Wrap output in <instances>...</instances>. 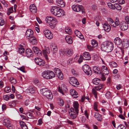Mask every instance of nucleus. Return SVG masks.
Listing matches in <instances>:
<instances>
[{
  "instance_id": "nucleus-1",
  "label": "nucleus",
  "mask_w": 129,
  "mask_h": 129,
  "mask_svg": "<svg viewBox=\"0 0 129 129\" xmlns=\"http://www.w3.org/2000/svg\"><path fill=\"white\" fill-rule=\"evenodd\" d=\"M79 105L77 102H75L73 104L74 108H71L69 111V114L70 115V117L72 119H74L76 118L77 114L78 113Z\"/></svg>"
},
{
  "instance_id": "nucleus-2",
  "label": "nucleus",
  "mask_w": 129,
  "mask_h": 129,
  "mask_svg": "<svg viewBox=\"0 0 129 129\" xmlns=\"http://www.w3.org/2000/svg\"><path fill=\"white\" fill-rule=\"evenodd\" d=\"M114 47L113 43L110 41L105 42L101 45V49L102 50L107 52H111Z\"/></svg>"
},
{
  "instance_id": "nucleus-3",
  "label": "nucleus",
  "mask_w": 129,
  "mask_h": 129,
  "mask_svg": "<svg viewBox=\"0 0 129 129\" xmlns=\"http://www.w3.org/2000/svg\"><path fill=\"white\" fill-rule=\"evenodd\" d=\"M41 93L43 95L46 96L48 99H52L53 98V95L50 90H48L47 88L42 89L40 90Z\"/></svg>"
},
{
  "instance_id": "nucleus-4",
  "label": "nucleus",
  "mask_w": 129,
  "mask_h": 129,
  "mask_svg": "<svg viewBox=\"0 0 129 129\" xmlns=\"http://www.w3.org/2000/svg\"><path fill=\"white\" fill-rule=\"evenodd\" d=\"M107 20L110 24L114 27H116V26H118L120 24L119 19L117 17L116 18L115 21H114L113 20L110 18H108Z\"/></svg>"
},
{
  "instance_id": "nucleus-5",
  "label": "nucleus",
  "mask_w": 129,
  "mask_h": 129,
  "mask_svg": "<svg viewBox=\"0 0 129 129\" xmlns=\"http://www.w3.org/2000/svg\"><path fill=\"white\" fill-rule=\"evenodd\" d=\"M82 68L84 72L87 75H91L92 74V71L88 65L84 64Z\"/></svg>"
},
{
  "instance_id": "nucleus-6",
  "label": "nucleus",
  "mask_w": 129,
  "mask_h": 129,
  "mask_svg": "<svg viewBox=\"0 0 129 129\" xmlns=\"http://www.w3.org/2000/svg\"><path fill=\"white\" fill-rule=\"evenodd\" d=\"M72 8L73 10L75 12H79L81 11L82 13H84L83 8L81 6H77L74 5L72 6Z\"/></svg>"
},
{
  "instance_id": "nucleus-7",
  "label": "nucleus",
  "mask_w": 129,
  "mask_h": 129,
  "mask_svg": "<svg viewBox=\"0 0 129 129\" xmlns=\"http://www.w3.org/2000/svg\"><path fill=\"white\" fill-rule=\"evenodd\" d=\"M45 37L48 39H51L53 37V35L51 31L48 29L45 30L43 32Z\"/></svg>"
},
{
  "instance_id": "nucleus-8",
  "label": "nucleus",
  "mask_w": 129,
  "mask_h": 129,
  "mask_svg": "<svg viewBox=\"0 0 129 129\" xmlns=\"http://www.w3.org/2000/svg\"><path fill=\"white\" fill-rule=\"evenodd\" d=\"M122 47L124 49H127L129 47V40L127 39H124L122 41Z\"/></svg>"
},
{
  "instance_id": "nucleus-9",
  "label": "nucleus",
  "mask_w": 129,
  "mask_h": 129,
  "mask_svg": "<svg viewBox=\"0 0 129 129\" xmlns=\"http://www.w3.org/2000/svg\"><path fill=\"white\" fill-rule=\"evenodd\" d=\"M69 82L74 86H76L79 85V83L75 77H72L70 79Z\"/></svg>"
},
{
  "instance_id": "nucleus-10",
  "label": "nucleus",
  "mask_w": 129,
  "mask_h": 129,
  "mask_svg": "<svg viewBox=\"0 0 129 129\" xmlns=\"http://www.w3.org/2000/svg\"><path fill=\"white\" fill-rule=\"evenodd\" d=\"M33 32L30 29H28L26 31L25 36L27 39H29L34 36Z\"/></svg>"
},
{
  "instance_id": "nucleus-11",
  "label": "nucleus",
  "mask_w": 129,
  "mask_h": 129,
  "mask_svg": "<svg viewBox=\"0 0 129 129\" xmlns=\"http://www.w3.org/2000/svg\"><path fill=\"white\" fill-rule=\"evenodd\" d=\"M45 21L48 23H54L56 21V19L52 17L48 16L46 17Z\"/></svg>"
},
{
  "instance_id": "nucleus-12",
  "label": "nucleus",
  "mask_w": 129,
  "mask_h": 129,
  "mask_svg": "<svg viewBox=\"0 0 129 129\" xmlns=\"http://www.w3.org/2000/svg\"><path fill=\"white\" fill-rule=\"evenodd\" d=\"M43 53L46 59L48 60V59L47 54H49L50 53L49 48L45 46V50H43Z\"/></svg>"
},
{
  "instance_id": "nucleus-13",
  "label": "nucleus",
  "mask_w": 129,
  "mask_h": 129,
  "mask_svg": "<svg viewBox=\"0 0 129 129\" xmlns=\"http://www.w3.org/2000/svg\"><path fill=\"white\" fill-rule=\"evenodd\" d=\"M120 28L122 31H125L127 30L128 28L127 24L125 22H123L120 24Z\"/></svg>"
},
{
  "instance_id": "nucleus-14",
  "label": "nucleus",
  "mask_w": 129,
  "mask_h": 129,
  "mask_svg": "<svg viewBox=\"0 0 129 129\" xmlns=\"http://www.w3.org/2000/svg\"><path fill=\"white\" fill-rule=\"evenodd\" d=\"M58 90L60 93H61L63 95H65V93H67L68 91V89L65 86H63L61 88L60 87H59Z\"/></svg>"
},
{
  "instance_id": "nucleus-15",
  "label": "nucleus",
  "mask_w": 129,
  "mask_h": 129,
  "mask_svg": "<svg viewBox=\"0 0 129 129\" xmlns=\"http://www.w3.org/2000/svg\"><path fill=\"white\" fill-rule=\"evenodd\" d=\"M64 15V11L59 8L54 15L58 17H60L63 16Z\"/></svg>"
},
{
  "instance_id": "nucleus-16",
  "label": "nucleus",
  "mask_w": 129,
  "mask_h": 129,
  "mask_svg": "<svg viewBox=\"0 0 129 129\" xmlns=\"http://www.w3.org/2000/svg\"><path fill=\"white\" fill-rule=\"evenodd\" d=\"M101 71L103 72V74L105 75H108L109 73L108 70L105 66H103L102 67Z\"/></svg>"
},
{
  "instance_id": "nucleus-17",
  "label": "nucleus",
  "mask_w": 129,
  "mask_h": 129,
  "mask_svg": "<svg viewBox=\"0 0 129 129\" xmlns=\"http://www.w3.org/2000/svg\"><path fill=\"white\" fill-rule=\"evenodd\" d=\"M103 28L105 31L108 32L111 29V27L110 25L108 23H105L103 25Z\"/></svg>"
},
{
  "instance_id": "nucleus-18",
  "label": "nucleus",
  "mask_w": 129,
  "mask_h": 129,
  "mask_svg": "<svg viewBox=\"0 0 129 129\" xmlns=\"http://www.w3.org/2000/svg\"><path fill=\"white\" fill-rule=\"evenodd\" d=\"M56 4L60 7H63L64 6V3L63 0H56Z\"/></svg>"
},
{
  "instance_id": "nucleus-19",
  "label": "nucleus",
  "mask_w": 129,
  "mask_h": 129,
  "mask_svg": "<svg viewBox=\"0 0 129 129\" xmlns=\"http://www.w3.org/2000/svg\"><path fill=\"white\" fill-rule=\"evenodd\" d=\"M3 124L7 127L8 129H14V127L11 124L8 123L7 121H3Z\"/></svg>"
},
{
  "instance_id": "nucleus-20",
  "label": "nucleus",
  "mask_w": 129,
  "mask_h": 129,
  "mask_svg": "<svg viewBox=\"0 0 129 129\" xmlns=\"http://www.w3.org/2000/svg\"><path fill=\"white\" fill-rule=\"evenodd\" d=\"M59 9V8L57 6H53L52 7L51 11L52 14L55 15Z\"/></svg>"
},
{
  "instance_id": "nucleus-21",
  "label": "nucleus",
  "mask_w": 129,
  "mask_h": 129,
  "mask_svg": "<svg viewBox=\"0 0 129 129\" xmlns=\"http://www.w3.org/2000/svg\"><path fill=\"white\" fill-rule=\"evenodd\" d=\"M29 10L31 12L33 13H36L37 9L36 6L34 4L30 5L29 7Z\"/></svg>"
},
{
  "instance_id": "nucleus-22",
  "label": "nucleus",
  "mask_w": 129,
  "mask_h": 129,
  "mask_svg": "<svg viewBox=\"0 0 129 129\" xmlns=\"http://www.w3.org/2000/svg\"><path fill=\"white\" fill-rule=\"evenodd\" d=\"M50 48L54 53H56L58 49L56 45L54 43H52L50 46Z\"/></svg>"
},
{
  "instance_id": "nucleus-23",
  "label": "nucleus",
  "mask_w": 129,
  "mask_h": 129,
  "mask_svg": "<svg viewBox=\"0 0 129 129\" xmlns=\"http://www.w3.org/2000/svg\"><path fill=\"white\" fill-rule=\"evenodd\" d=\"M26 56L28 57H32L33 56V52L31 50L29 49H27L26 50L25 52Z\"/></svg>"
},
{
  "instance_id": "nucleus-24",
  "label": "nucleus",
  "mask_w": 129,
  "mask_h": 129,
  "mask_svg": "<svg viewBox=\"0 0 129 129\" xmlns=\"http://www.w3.org/2000/svg\"><path fill=\"white\" fill-rule=\"evenodd\" d=\"M49 70L45 71H43L42 74V77L46 79H49Z\"/></svg>"
},
{
  "instance_id": "nucleus-25",
  "label": "nucleus",
  "mask_w": 129,
  "mask_h": 129,
  "mask_svg": "<svg viewBox=\"0 0 129 129\" xmlns=\"http://www.w3.org/2000/svg\"><path fill=\"white\" fill-rule=\"evenodd\" d=\"M70 93L73 97L76 98L78 96V94L76 91L74 89H71L70 90Z\"/></svg>"
},
{
  "instance_id": "nucleus-26",
  "label": "nucleus",
  "mask_w": 129,
  "mask_h": 129,
  "mask_svg": "<svg viewBox=\"0 0 129 129\" xmlns=\"http://www.w3.org/2000/svg\"><path fill=\"white\" fill-rule=\"evenodd\" d=\"M33 49L34 51V52L35 54L37 55H39L41 54V51L37 47H34L33 48Z\"/></svg>"
},
{
  "instance_id": "nucleus-27",
  "label": "nucleus",
  "mask_w": 129,
  "mask_h": 129,
  "mask_svg": "<svg viewBox=\"0 0 129 129\" xmlns=\"http://www.w3.org/2000/svg\"><path fill=\"white\" fill-rule=\"evenodd\" d=\"M93 70L95 73L98 74H100L101 73L100 68L98 67H94L93 68Z\"/></svg>"
},
{
  "instance_id": "nucleus-28",
  "label": "nucleus",
  "mask_w": 129,
  "mask_h": 129,
  "mask_svg": "<svg viewBox=\"0 0 129 129\" xmlns=\"http://www.w3.org/2000/svg\"><path fill=\"white\" fill-rule=\"evenodd\" d=\"M66 41L69 44L72 43V38L69 36H67L65 38Z\"/></svg>"
},
{
  "instance_id": "nucleus-29",
  "label": "nucleus",
  "mask_w": 129,
  "mask_h": 129,
  "mask_svg": "<svg viewBox=\"0 0 129 129\" xmlns=\"http://www.w3.org/2000/svg\"><path fill=\"white\" fill-rule=\"evenodd\" d=\"M30 43L33 44H36L37 43V41L35 37L33 36L32 38L29 39Z\"/></svg>"
},
{
  "instance_id": "nucleus-30",
  "label": "nucleus",
  "mask_w": 129,
  "mask_h": 129,
  "mask_svg": "<svg viewBox=\"0 0 129 129\" xmlns=\"http://www.w3.org/2000/svg\"><path fill=\"white\" fill-rule=\"evenodd\" d=\"M114 43L117 45H119L122 43L121 39L118 37L114 39Z\"/></svg>"
},
{
  "instance_id": "nucleus-31",
  "label": "nucleus",
  "mask_w": 129,
  "mask_h": 129,
  "mask_svg": "<svg viewBox=\"0 0 129 129\" xmlns=\"http://www.w3.org/2000/svg\"><path fill=\"white\" fill-rule=\"evenodd\" d=\"M83 58L85 60H89L90 59V56L88 52H85L84 53Z\"/></svg>"
},
{
  "instance_id": "nucleus-32",
  "label": "nucleus",
  "mask_w": 129,
  "mask_h": 129,
  "mask_svg": "<svg viewBox=\"0 0 129 129\" xmlns=\"http://www.w3.org/2000/svg\"><path fill=\"white\" fill-rule=\"evenodd\" d=\"M59 52L60 55L61 56H62L65 54L66 55L67 54V50L64 49L60 50Z\"/></svg>"
},
{
  "instance_id": "nucleus-33",
  "label": "nucleus",
  "mask_w": 129,
  "mask_h": 129,
  "mask_svg": "<svg viewBox=\"0 0 129 129\" xmlns=\"http://www.w3.org/2000/svg\"><path fill=\"white\" fill-rule=\"evenodd\" d=\"M65 31L67 34L69 35H71L72 32L71 28L69 27H67L65 29Z\"/></svg>"
},
{
  "instance_id": "nucleus-34",
  "label": "nucleus",
  "mask_w": 129,
  "mask_h": 129,
  "mask_svg": "<svg viewBox=\"0 0 129 129\" xmlns=\"http://www.w3.org/2000/svg\"><path fill=\"white\" fill-rule=\"evenodd\" d=\"M22 129H28L27 126L24 121H19Z\"/></svg>"
},
{
  "instance_id": "nucleus-35",
  "label": "nucleus",
  "mask_w": 129,
  "mask_h": 129,
  "mask_svg": "<svg viewBox=\"0 0 129 129\" xmlns=\"http://www.w3.org/2000/svg\"><path fill=\"white\" fill-rule=\"evenodd\" d=\"M49 79H51L55 76V75L52 71H51L49 70Z\"/></svg>"
},
{
  "instance_id": "nucleus-36",
  "label": "nucleus",
  "mask_w": 129,
  "mask_h": 129,
  "mask_svg": "<svg viewBox=\"0 0 129 129\" xmlns=\"http://www.w3.org/2000/svg\"><path fill=\"white\" fill-rule=\"evenodd\" d=\"M100 81V80L99 79L95 78L93 80L92 83L94 84L98 85L99 84Z\"/></svg>"
},
{
  "instance_id": "nucleus-37",
  "label": "nucleus",
  "mask_w": 129,
  "mask_h": 129,
  "mask_svg": "<svg viewBox=\"0 0 129 129\" xmlns=\"http://www.w3.org/2000/svg\"><path fill=\"white\" fill-rule=\"evenodd\" d=\"M24 49L23 48V46H20V47L19 48L18 50V51L20 54L24 53Z\"/></svg>"
},
{
  "instance_id": "nucleus-38",
  "label": "nucleus",
  "mask_w": 129,
  "mask_h": 129,
  "mask_svg": "<svg viewBox=\"0 0 129 129\" xmlns=\"http://www.w3.org/2000/svg\"><path fill=\"white\" fill-rule=\"evenodd\" d=\"M91 44L93 48L96 47L98 46V43L95 40H93L91 41Z\"/></svg>"
},
{
  "instance_id": "nucleus-39",
  "label": "nucleus",
  "mask_w": 129,
  "mask_h": 129,
  "mask_svg": "<svg viewBox=\"0 0 129 129\" xmlns=\"http://www.w3.org/2000/svg\"><path fill=\"white\" fill-rule=\"evenodd\" d=\"M67 54L66 55L67 56H71L73 54V51L72 49H70L68 50H67Z\"/></svg>"
},
{
  "instance_id": "nucleus-40",
  "label": "nucleus",
  "mask_w": 129,
  "mask_h": 129,
  "mask_svg": "<svg viewBox=\"0 0 129 129\" xmlns=\"http://www.w3.org/2000/svg\"><path fill=\"white\" fill-rule=\"evenodd\" d=\"M115 9L116 8L117 10H120L121 9V6L119 5L118 4L116 3L114 4Z\"/></svg>"
},
{
  "instance_id": "nucleus-41",
  "label": "nucleus",
  "mask_w": 129,
  "mask_h": 129,
  "mask_svg": "<svg viewBox=\"0 0 129 129\" xmlns=\"http://www.w3.org/2000/svg\"><path fill=\"white\" fill-rule=\"evenodd\" d=\"M54 72L56 73V75L61 72V70L57 68H55Z\"/></svg>"
},
{
  "instance_id": "nucleus-42",
  "label": "nucleus",
  "mask_w": 129,
  "mask_h": 129,
  "mask_svg": "<svg viewBox=\"0 0 129 129\" xmlns=\"http://www.w3.org/2000/svg\"><path fill=\"white\" fill-rule=\"evenodd\" d=\"M103 85L100 84L99 86L95 87L94 88L97 91H99L103 88Z\"/></svg>"
},
{
  "instance_id": "nucleus-43",
  "label": "nucleus",
  "mask_w": 129,
  "mask_h": 129,
  "mask_svg": "<svg viewBox=\"0 0 129 129\" xmlns=\"http://www.w3.org/2000/svg\"><path fill=\"white\" fill-rule=\"evenodd\" d=\"M10 81L11 83L13 84H16V80L13 77H11L10 78Z\"/></svg>"
},
{
  "instance_id": "nucleus-44",
  "label": "nucleus",
  "mask_w": 129,
  "mask_h": 129,
  "mask_svg": "<svg viewBox=\"0 0 129 129\" xmlns=\"http://www.w3.org/2000/svg\"><path fill=\"white\" fill-rule=\"evenodd\" d=\"M108 6L110 8L114 10L115 9L114 8V5H113L112 4L110 3H108L107 4Z\"/></svg>"
},
{
  "instance_id": "nucleus-45",
  "label": "nucleus",
  "mask_w": 129,
  "mask_h": 129,
  "mask_svg": "<svg viewBox=\"0 0 129 129\" xmlns=\"http://www.w3.org/2000/svg\"><path fill=\"white\" fill-rule=\"evenodd\" d=\"M117 129H126V127L123 124H120L117 128Z\"/></svg>"
},
{
  "instance_id": "nucleus-46",
  "label": "nucleus",
  "mask_w": 129,
  "mask_h": 129,
  "mask_svg": "<svg viewBox=\"0 0 129 129\" xmlns=\"http://www.w3.org/2000/svg\"><path fill=\"white\" fill-rule=\"evenodd\" d=\"M75 35L78 37L81 35V33L78 30H76L75 31Z\"/></svg>"
},
{
  "instance_id": "nucleus-47",
  "label": "nucleus",
  "mask_w": 129,
  "mask_h": 129,
  "mask_svg": "<svg viewBox=\"0 0 129 129\" xmlns=\"http://www.w3.org/2000/svg\"><path fill=\"white\" fill-rule=\"evenodd\" d=\"M29 88V91L30 93H34L35 91V88L34 87L30 86Z\"/></svg>"
},
{
  "instance_id": "nucleus-48",
  "label": "nucleus",
  "mask_w": 129,
  "mask_h": 129,
  "mask_svg": "<svg viewBox=\"0 0 129 129\" xmlns=\"http://www.w3.org/2000/svg\"><path fill=\"white\" fill-rule=\"evenodd\" d=\"M56 76L60 80H62L63 78V75L61 72L57 75Z\"/></svg>"
},
{
  "instance_id": "nucleus-49",
  "label": "nucleus",
  "mask_w": 129,
  "mask_h": 129,
  "mask_svg": "<svg viewBox=\"0 0 129 129\" xmlns=\"http://www.w3.org/2000/svg\"><path fill=\"white\" fill-rule=\"evenodd\" d=\"M33 83L35 85H38L39 83V80L37 79H34L33 80Z\"/></svg>"
},
{
  "instance_id": "nucleus-50",
  "label": "nucleus",
  "mask_w": 129,
  "mask_h": 129,
  "mask_svg": "<svg viewBox=\"0 0 129 129\" xmlns=\"http://www.w3.org/2000/svg\"><path fill=\"white\" fill-rule=\"evenodd\" d=\"M5 24V21L3 18L0 17V25L2 26Z\"/></svg>"
},
{
  "instance_id": "nucleus-51",
  "label": "nucleus",
  "mask_w": 129,
  "mask_h": 129,
  "mask_svg": "<svg viewBox=\"0 0 129 129\" xmlns=\"http://www.w3.org/2000/svg\"><path fill=\"white\" fill-rule=\"evenodd\" d=\"M94 109L95 111H99V110L97 109L98 107V103L96 102H95L94 104Z\"/></svg>"
},
{
  "instance_id": "nucleus-52",
  "label": "nucleus",
  "mask_w": 129,
  "mask_h": 129,
  "mask_svg": "<svg viewBox=\"0 0 129 129\" xmlns=\"http://www.w3.org/2000/svg\"><path fill=\"white\" fill-rule=\"evenodd\" d=\"M26 115L27 117L30 118H32L31 117L33 116V114L30 112L27 113Z\"/></svg>"
},
{
  "instance_id": "nucleus-53",
  "label": "nucleus",
  "mask_w": 129,
  "mask_h": 129,
  "mask_svg": "<svg viewBox=\"0 0 129 129\" xmlns=\"http://www.w3.org/2000/svg\"><path fill=\"white\" fill-rule=\"evenodd\" d=\"M110 65L113 67H116L117 66V64L116 62H112L110 64Z\"/></svg>"
},
{
  "instance_id": "nucleus-54",
  "label": "nucleus",
  "mask_w": 129,
  "mask_h": 129,
  "mask_svg": "<svg viewBox=\"0 0 129 129\" xmlns=\"http://www.w3.org/2000/svg\"><path fill=\"white\" fill-rule=\"evenodd\" d=\"M92 93L94 95L95 98H96L97 94L96 90L95 89V88H94L92 89Z\"/></svg>"
},
{
  "instance_id": "nucleus-55",
  "label": "nucleus",
  "mask_w": 129,
  "mask_h": 129,
  "mask_svg": "<svg viewBox=\"0 0 129 129\" xmlns=\"http://www.w3.org/2000/svg\"><path fill=\"white\" fill-rule=\"evenodd\" d=\"M42 61V59L40 58H36L35 61L36 63L38 64L40 61Z\"/></svg>"
},
{
  "instance_id": "nucleus-56",
  "label": "nucleus",
  "mask_w": 129,
  "mask_h": 129,
  "mask_svg": "<svg viewBox=\"0 0 129 129\" xmlns=\"http://www.w3.org/2000/svg\"><path fill=\"white\" fill-rule=\"evenodd\" d=\"M84 59L82 56H80V57L78 60V61L79 63H81L83 59Z\"/></svg>"
},
{
  "instance_id": "nucleus-57",
  "label": "nucleus",
  "mask_w": 129,
  "mask_h": 129,
  "mask_svg": "<svg viewBox=\"0 0 129 129\" xmlns=\"http://www.w3.org/2000/svg\"><path fill=\"white\" fill-rule=\"evenodd\" d=\"M54 23L49 24V26L52 29H54L55 27V24H53Z\"/></svg>"
},
{
  "instance_id": "nucleus-58",
  "label": "nucleus",
  "mask_w": 129,
  "mask_h": 129,
  "mask_svg": "<svg viewBox=\"0 0 129 129\" xmlns=\"http://www.w3.org/2000/svg\"><path fill=\"white\" fill-rule=\"evenodd\" d=\"M20 116L21 117L22 120H28V118L26 117L25 116L23 115H21Z\"/></svg>"
},
{
  "instance_id": "nucleus-59",
  "label": "nucleus",
  "mask_w": 129,
  "mask_h": 129,
  "mask_svg": "<svg viewBox=\"0 0 129 129\" xmlns=\"http://www.w3.org/2000/svg\"><path fill=\"white\" fill-rule=\"evenodd\" d=\"M18 101L17 100H13L11 102V104L13 105H15L16 104L18 103Z\"/></svg>"
},
{
  "instance_id": "nucleus-60",
  "label": "nucleus",
  "mask_w": 129,
  "mask_h": 129,
  "mask_svg": "<svg viewBox=\"0 0 129 129\" xmlns=\"http://www.w3.org/2000/svg\"><path fill=\"white\" fill-rule=\"evenodd\" d=\"M0 1L4 5L5 7H8V5L4 0H3V1H1L0 0Z\"/></svg>"
},
{
  "instance_id": "nucleus-61",
  "label": "nucleus",
  "mask_w": 129,
  "mask_h": 129,
  "mask_svg": "<svg viewBox=\"0 0 129 129\" xmlns=\"http://www.w3.org/2000/svg\"><path fill=\"white\" fill-rule=\"evenodd\" d=\"M104 74H101V73L100 74L101 76V78L103 81L105 80H106V78L105 77V76Z\"/></svg>"
},
{
  "instance_id": "nucleus-62",
  "label": "nucleus",
  "mask_w": 129,
  "mask_h": 129,
  "mask_svg": "<svg viewBox=\"0 0 129 129\" xmlns=\"http://www.w3.org/2000/svg\"><path fill=\"white\" fill-rule=\"evenodd\" d=\"M11 91L10 88L9 87H6L5 88V91L7 93Z\"/></svg>"
},
{
  "instance_id": "nucleus-63",
  "label": "nucleus",
  "mask_w": 129,
  "mask_h": 129,
  "mask_svg": "<svg viewBox=\"0 0 129 129\" xmlns=\"http://www.w3.org/2000/svg\"><path fill=\"white\" fill-rule=\"evenodd\" d=\"M3 97L4 99L6 101H8L9 99V97L7 95H4Z\"/></svg>"
},
{
  "instance_id": "nucleus-64",
  "label": "nucleus",
  "mask_w": 129,
  "mask_h": 129,
  "mask_svg": "<svg viewBox=\"0 0 129 129\" xmlns=\"http://www.w3.org/2000/svg\"><path fill=\"white\" fill-rule=\"evenodd\" d=\"M44 61L42 60V61H40L38 64L40 66H43L44 64Z\"/></svg>"
}]
</instances>
